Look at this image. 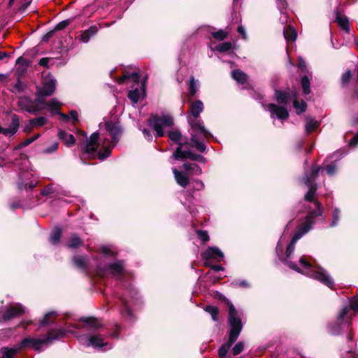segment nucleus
<instances>
[{
	"mask_svg": "<svg viewBox=\"0 0 358 358\" xmlns=\"http://www.w3.org/2000/svg\"><path fill=\"white\" fill-rule=\"evenodd\" d=\"M320 169H321L320 167L313 166L312 167L310 175L308 176L307 174H306V176L304 177L308 176L312 182H314V180L317 177ZM313 184H314V182H313Z\"/></svg>",
	"mask_w": 358,
	"mask_h": 358,
	"instance_id": "obj_44",
	"label": "nucleus"
},
{
	"mask_svg": "<svg viewBox=\"0 0 358 358\" xmlns=\"http://www.w3.org/2000/svg\"><path fill=\"white\" fill-rule=\"evenodd\" d=\"M244 347H245V344H244V342L243 341H239L238 342L233 348H232V350H231V352H232V354L234 355H238L239 354H241L243 349H244Z\"/></svg>",
	"mask_w": 358,
	"mask_h": 358,
	"instance_id": "obj_40",
	"label": "nucleus"
},
{
	"mask_svg": "<svg viewBox=\"0 0 358 358\" xmlns=\"http://www.w3.org/2000/svg\"><path fill=\"white\" fill-rule=\"evenodd\" d=\"M189 110L192 117H188L187 122L191 127V143L196 150L204 152L206 150V145L201 141L211 136L201 119H198L203 110V103L201 100H196L191 103Z\"/></svg>",
	"mask_w": 358,
	"mask_h": 358,
	"instance_id": "obj_5",
	"label": "nucleus"
},
{
	"mask_svg": "<svg viewBox=\"0 0 358 358\" xmlns=\"http://www.w3.org/2000/svg\"><path fill=\"white\" fill-rule=\"evenodd\" d=\"M58 147L59 143L56 141L53 142L51 145H50L43 150V153L48 155L52 154L57 150Z\"/></svg>",
	"mask_w": 358,
	"mask_h": 358,
	"instance_id": "obj_43",
	"label": "nucleus"
},
{
	"mask_svg": "<svg viewBox=\"0 0 358 358\" xmlns=\"http://www.w3.org/2000/svg\"><path fill=\"white\" fill-rule=\"evenodd\" d=\"M298 66H299V68L301 69V70H305L306 68V62L303 59L299 58Z\"/></svg>",
	"mask_w": 358,
	"mask_h": 358,
	"instance_id": "obj_64",
	"label": "nucleus"
},
{
	"mask_svg": "<svg viewBox=\"0 0 358 358\" xmlns=\"http://www.w3.org/2000/svg\"><path fill=\"white\" fill-rule=\"evenodd\" d=\"M132 78L134 83L137 85V87H132V90L128 92V98L133 103H137L141 96H144L145 92V87L144 83L139 84L140 76L138 73L134 72L132 73H125L122 78H120L119 82L123 83L125 80Z\"/></svg>",
	"mask_w": 358,
	"mask_h": 358,
	"instance_id": "obj_13",
	"label": "nucleus"
},
{
	"mask_svg": "<svg viewBox=\"0 0 358 358\" xmlns=\"http://www.w3.org/2000/svg\"><path fill=\"white\" fill-rule=\"evenodd\" d=\"M54 33H55V30H52V31L48 32L45 35L43 36V41H48V40L52 37V36L54 35Z\"/></svg>",
	"mask_w": 358,
	"mask_h": 358,
	"instance_id": "obj_60",
	"label": "nucleus"
},
{
	"mask_svg": "<svg viewBox=\"0 0 358 358\" xmlns=\"http://www.w3.org/2000/svg\"><path fill=\"white\" fill-rule=\"evenodd\" d=\"M301 182L309 188L308 192L304 196L305 200L307 201H312L317 189V185L313 184V182L308 176L303 177Z\"/></svg>",
	"mask_w": 358,
	"mask_h": 358,
	"instance_id": "obj_20",
	"label": "nucleus"
},
{
	"mask_svg": "<svg viewBox=\"0 0 358 358\" xmlns=\"http://www.w3.org/2000/svg\"><path fill=\"white\" fill-rule=\"evenodd\" d=\"M34 127V125L31 124V120H30L29 121V123L24 126V131H25L27 133H29V132H31V131L32 130V129Z\"/></svg>",
	"mask_w": 358,
	"mask_h": 358,
	"instance_id": "obj_61",
	"label": "nucleus"
},
{
	"mask_svg": "<svg viewBox=\"0 0 358 358\" xmlns=\"http://www.w3.org/2000/svg\"><path fill=\"white\" fill-rule=\"evenodd\" d=\"M283 35L287 41H294L297 37V32L294 27L287 26L284 29Z\"/></svg>",
	"mask_w": 358,
	"mask_h": 358,
	"instance_id": "obj_31",
	"label": "nucleus"
},
{
	"mask_svg": "<svg viewBox=\"0 0 358 358\" xmlns=\"http://www.w3.org/2000/svg\"><path fill=\"white\" fill-rule=\"evenodd\" d=\"M358 314V296L352 297L350 306H345L338 315V324L329 327V332L333 335L340 334L350 324L355 314Z\"/></svg>",
	"mask_w": 358,
	"mask_h": 358,
	"instance_id": "obj_10",
	"label": "nucleus"
},
{
	"mask_svg": "<svg viewBox=\"0 0 358 358\" xmlns=\"http://www.w3.org/2000/svg\"><path fill=\"white\" fill-rule=\"evenodd\" d=\"M62 236V230L60 228H55L51 232L49 241L52 245H56L59 243Z\"/></svg>",
	"mask_w": 358,
	"mask_h": 358,
	"instance_id": "obj_33",
	"label": "nucleus"
},
{
	"mask_svg": "<svg viewBox=\"0 0 358 358\" xmlns=\"http://www.w3.org/2000/svg\"><path fill=\"white\" fill-rule=\"evenodd\" d=\"M237 31L238 32L242 35L243 38L244 39H246L247 38V34H246V31H245V28L243 27V26H238V29H237Z\"/></svg>",
	"mask_w": 358,
	"mask_h": 358,
	"instance_id": "obj_58",
	"label": "nucleus"
},
{
	"mask_svg": "<svg viewBox=\"0 0 358 358\" xmlns=\"http://www.w3.org/2000/svg\"><path fill=\"white\" fill-rule=\"evenodd\" d=\"M275 95L278 103L280 104L286 105L290 100V94L286 92L276 90Z\"/></svg>",
	"mask_w": 358,
	"mask_h": 358,
	"instance_id": "obj_29",
	"label": "nucleus"
},
{
	"mask_svg": "<svg viewBox=\"0 0 358 358\" xmlns=\"http://www.w3.org/2000/svg\"><path fill=\"white\" fill-rule=\"evenodd\" d=\"M98 31V29L96 26L92 25L87 29L83 31L80 35V41L83 43H88L90 38L96 35Z\"/></svg>",
	"mask_w": 358,
	"mask_h": 358,
	"instance_id": "obj_23",
	"label": "nucleus"
},
{
	"mask_svg": "<svg viewBox=\"0 0 358 358\" xmlns=\"http://www.w3.org/2000/svg\"><path fill=\"white\" fill-rule=\"evenodd\" d=\"M71 118L74 121L78 120V114L76 110H72L69 112Z\"/></svg>",
	"mask_w": 358,
	"mask_h": 358,
	"instance_id": "obj_59",
	"label": "nucleus"
},
{
	"mask_svg": "<svg viewBox=\"0 0 358 358\" xmlns=\"http://www.w3.org/2000/svg\"><path fill=\"white\" fill-rule=\"evenodd\" d=\"M167 135L171 141L178 144L176 149L180 148V151H183L182 148L185 143L182 141V136L181 132L179 130L170 131Z\"/></svg>",
	"mask_w": 358,
	"mask_h": 358,
	"instance_id": "obj_24",
	"label": "nucleus"
},
{
	"mask_svg": "<svg viewBox=\"0 0 358 358\" xmlns=\"http://www.w3.org/2000/svg\"><path fill=\"white\" fill-rule=\"evenodd\" d=\"M19 127V117L17 115L14 114L11 116V124L9 127L3 128L0 126V134H3L6 137H11L17 132Z\"/></svg>",
	"mask_w": 358,
	"mask_h": 358,
	"instance_id": "obj_18",
	"label": "nucleus"
},
{
	"mask_svg": "<svg viewBox=\"0 0 358 358\" xmlns=\"http://www.w3.org/2000/svg\"><path fill=\"white\" fill-rule=\"evenodd\" d=\"M148 125L156 132V137H162L164 135L163 128L171 127L173 125V118L169 115H152L148 120Z\"/></svg>",
	"mask_w": 358,
	"mask_h": 358,
	"instance_id": "obj_12",
	"label": "nucleus"
},
{
	"mask_svg": "<svg viewBox=\"0 0 358 358\" xmlns=\"http://www.w3.org/2000/svg\"><path fill=\"white\" fill-rule=\"evenodd\" d=\"M54 188H53V186L52 185H49L48 186H46L43 189L41 190V195L43 196H48V195H50V194H52L54 192Z\"/></svg>",
	"mask_w": 358,
	"mask_h": 358,
	"instance_id": "obj_48",
	"label": "nucleus"
},
{
	"mask_svg": "<svg viewBox=\"0 0 358 358\" xmlns=\"http://www.w3.org/2000/svg\"><path fill=\"white\" fill-rule=\"evenodd\" d=\"M142 132L148 141H151L152 139V136L149 129L144 128L142 129Z\"/></svg>",
	"mask_w": 358,
	"mask_h": 358,
	"instance_id": "obj_54",
	"label": "nucleus"
},
{
	"mask_svg": "<svg viewBox=\"0 0 358 358\" xmlns=\"http://www.w3.org/2000/svg\"><path fill=\"white\" fill-rule=\"evenodd\" d=\"M334 13L336 16V21L338 22V25L345 31L349 32L350 27L348 17L343 15V11L339 8H337Z\"/></svg>",
	"mask_w": 358,
	"mask_h": 358,
	"instance_id": "obj_21",
	"label": "nucleus"
},
{
	"mask_svg": "<svg viewBox=\"0 0 358 358\" xmlns=\"http://www.w3.org/2000/svg\"><path fill=\"white\" fill-rule=\"evenodd\" d=\"M266 110L270 113L271 118H278L281 121L289 117V113L282 106H278L274 103H269L266 106Z\"/></svg>",
	"mask_w": 358,
	"mask_h": 358,
	"instance_id": "obj_17",
	"label": "nucleus"
},
{
	"mask_svg": "<svg viewBox=\"0 0 358 358\" xmlns=\"http://www.w3.org/2000/svg\"><path fill=\"white\" fill-rule=\"evenodd\" d=\"M102 255L101 262L96 267V272L102 276H111L123 281L126 273L124 260L116 259L117 252L111 245H103L100 248Z\"/></svg>",
	"mask_w": 358,
	"mask_h": 358,
	"instance_id": "obj_4",
	"label": "nucleus"
},
{
	"mask_svg": "<svg viewBox=\"0 0 358 358\" xmlns=\"http://www.w3.org/2000/svg\"><path fill=\"white\" fill-rule=\"evenodd\" d=\"M277 7L280 10V13L285 15V11L287 8V3L286 0H275Z\"/></svg>",
	"mask_w": 358,
	"mask_h": 358,
	"instance_id": "obj_41",
	"label": "nucleus"
},
{
	"mask_svg": "<svg viewBox=\"0 0 358 358\" xmlns=\"http://www.w3.org/2000/svg\"><path fill=\"white\" fill-rule=\"evenodd\" d=\"M61 106V103L55 98H52L49 101H46L45 99V103H43L42 106V110L48 108L52 113H55L58 111L57 109Z\"/></svg>",
	"mask_w": 358,
	"mask_h": 358,
	"instance_id": "obj_27",
	"label": "nucleus"
},
{
	"mask_svg": "<svg viewBox=\"0 0 358 358\" xmlns=\"http://www.w3.org/2000/svg\"><path fill=\"white\" fill-rule=\"evenodd\" d=\"M199 82L195 80L193 76H191L189 80V94L190 96H194L199 90Z\"/></svg>",
	"mask_w": 358,
	"mask_h": 358,
	"instance_id": "obj_30",
	"label": "nucleus"
},
{
	"mask_svg": "<svg viewBox=\"0 0 358 358\" xmlns=\"http://www.w3.org/2000/svg\"><path fill=\"white\" fill-rule=\"evenodd\" d=\"M27 85L25 83L21 82L19 79L17 80L14 85L13 92L15 93H21L25 90Z\"/></svg>",
	"mask_w": 358,
	"mask_h": 358,
	"instance_id": "obj_42",
	"label": "nucleus"
},
{
	"mask_svg": "<svg viewBox=\"0 0 358 358\" xmlns=\"http://www.w3.org/2000/svg\"><path fill=\"white\" fill-rule=\"evenodd\" d=\"M47 122L48 119L45 117H36L31 119V124L34 125V127H43Z\"/></svg>",
	"mask_w": 358,
	"mask_h": 358,
	"instance_id": "obj_37",
	"label": "nucleus"
},
{
	"mask_svg": "<svg viewBox=\"0 0 358 358\" xmlns=\"http://www.w3.org/2000/svg\"><path fill=\"white\" fill-rule=\"evenodd\" d=\"M73 263L76 267L87 273L89 264V259L87 256H74L73 257Z\"/></svg>",
	"mask_w": 358,
	"mask_h": 358,
	"instance_id": "obj_22",
	"label": "nucleus"
},
{
	"mask_svg": "<svg viewBox=\"0 0 358 358\" xmlns=\"http://www.w3.org/2000/svg\"><path fill=\"white\" fill-rule=\"evenodd\" d=\"M301 87H302L303 93L306 95L309 94L310 92V78H308V76H303L301 78Z\"/></svg>",
	"mask_w": 358,
	"mask_h": 358,
	"instance_id": "obj_36",
	"label": "nucleus"
},
{
	"mask_svg": "<svg viewBox=\"0 0 358 358\" xmlns=\"http://www.w3.org/2000/svg\"><path fill=\"white\" fill-rule=\"evenodd\" d=\"M231 76L239 84L245 83L248 79V76L241 70H234Z\"/></svg>",
	"mask_w": 358,
	"mask_h": 358,
	"instance_id": "obj_32",
	"label": "nucleus"
},
{
	"mask_svg": "<svg viewBox=\"0 0 358 358\" xmlns=\"http://www.w3.org/2000/svg\"><path fill=\"white\" fill-rule=\"evenodd\" d=\"M68 332L72 331L71 330H66L63 327L51 329L43 338L28 336L22 339L17 345L20 350L23 348H32L35 351L40 352L43 350V346L52 344L54 341H59L65 337Z\"/></svg>",
	"mask_w": 358,
	"mask_h": 358,
	"instance_id": "obj_6",
	"label": "nucleus"
},
{
	"mask_svg": "<svg viewBox=\"0 0 358 358\" xmlns=\"http://www.w3.org/2000/svg\"><path fill=\"white\" fill-rule=\"evenodd\" d=\"M105 128L110 136L111 140L109 141L107 138H105L103 142V150L98 151L99 133L98 131L94 132L89 139H86L85 144L82 148L83 152L89 157H97L100 160L105 159L110 155L111 148L115 147L120 141L122 129L118 122H106Z\"/></svg>",
	"mask_w": 358,
	"mask_h": 358,
	"instance_id": "obj_2",
	"label": "nucleus"
},
{
	"mask_svg": "<svg viewBox=\"0 0 358 358\" xmlns=\"http://www.w3.org/2000/svg\"><path fill=\"white\" fill-rule=\"evenodd\" d=\"M294 107L296 110L297 114H301L306 111L307 108V104L304 101H301L300 102L297 100L294 101Z\"/></svg>",
	"mask_w": 358,
	"mask_h": 358,
	"instance_id": "obj_38",
	"label": "nucleus"
},
{
	"mask_svg": "<svg viewBox=\"0 0 358 358\" xmlns=\"http://www.w3.org/2000/svg\"><path fill=\"white\" fill-rule=\"evenodd\" d=\"M225 305L229 307L228 312V323L229 326V339L227 343H225V354L228 349L238 338L243 324L241 320L243 312L238 310L234 304L225 298Z\"/></svg>",
	"mask_w": 358,
	"mask_h": 358,
	"instance_id": "obj_8",
	"label": "nucleus"
},
{
	"mask_svg": "<svg viewBox=\"0 0 358 358\" xmlns=\"http://www.w3.org/2000/svg\"><path fill=\"white\" fill-rule=\"evenodd\" d=\"M55 314V312H49L45 315L43 318L41 320L40 324L41 326L45 325L48 323L49 319L51 316H52Z\"/></svg>",
	"mask_w": 358,
	"mask_h": 358,
	"instance_id": "obj_50",
	"label": "nucleus"
},
{
	"mask_svg": "<svg viewBox=\"0 0 358 358\" xmlns=\"http://www.w3.org/2000/svg\"><path fill=\"white\" fill-rule=\"evenodd\" d=\"M69 24V21L68 20H63L59 22L55 28V31H60L66 28Z\"/></svg>",
	"mask_w": 358,
	"mask_h": 358,
	"instance_id": "obj_49",
	"label": "nucleus"
},
{
	"mask_svg": "<svg viewBox=\"0 0 358 358\" xmlns=\"http://www.w3.org/2000/svg\"><path fill=\"white\" fill-rule=\"evenodd\" d=\"M315 208L309 212L306 215L304 222L301 224V227L298 229L296 232L293 236L291 242L287 247L285 257L283 256V246L281 245L280 241L278 242L276 246V253L281 259L288 267L303 274L308 277L315 279L327 287L331 288L334 285L333 279L329 276L327 271L323 268L315 267L311 264L305 257L302 256L299 259V266L289 260L291 256L293 255L295 250V245L298 240H299L303 235L308 233L315 224V219L318 216H322L323 214V208L321 203L317 201H314Z\"/></svg>",
	"mask_w": 358,
	"mask_h": 358,
	"instance_id": "obj_1",
	"label": "nucleus"
},
{
	"mask_svg": "<svg viewBox=\"0 0 358 358\" xmlns=\"http://www.w3.org/2000/svg\"><path fill=\"white\" fill-rule=\"evenodd\" d=\"M351 78V72L350 71H346L343 76L341 78V81L343 85H345L348 83L350 79Z\"/></svg>",
	"mask_w": 358,
	"mask_h": 358,
	"instance_id": "obj_52",
	"label": "nucleus"
},
{
	"mask_svg": "<svg viewBox=\"0 0 358 358\" xmlns=\"http://www.w3.org/2000/svg\"><path fill=\"white\" fill-rule=\"evenodd\" d=\"M201 257L206 266H210L212 275L215 278V281H218L221 277L216 273L223 270L220 264H215L220 262L224 257V253L217 247L210 246L201 253Z\"/></svg>",
	"mask_w": 358,
	"mask_h": 358,
	"instance_id": "obj_11",
	"label": "nucleus"
},
{
	"mask_svg": "<svg viewBox=\"0 0 358 358\" xmlns=\"http://www.w3.org/2000/svg\"><path fill=\"white\" fill-rule=\"evenodd\" d=\"M83 244L82 240L76 235L73 234L69 240L67 247L69 248L75 249Z\"/></svg>",
	"mask_w": 358,
	"mask_h": 358,
	"instance_id": "obj_34",
	"label": "nucleus"
},
{
	"mask_svg": "<svg viewBox=\"0 0 358 358\" xmlns=\"http://www.w3.org/2000/svg\"><path fill=\"white\" fill-rule=\"evenodd\" d=\"M202 172L201 168L198 165L193 164V169H192L191 173L195 175H199Z\"/></svg>",
	"mask_w": 358,
	"mask_h": 358,
	"instance_id": "obj_55",
	"label": "nucleus"
},
{
	"mask_svg": "<svg viewBox=\"0 0 358 358\" xmlns=\"http://www.w3.org/2000/svg\"><path fill=\"white\" fill-rule=\"evenodd\" d=\"M56 89V80L52 76L48 75L43 78L41 86H37L36 96L38 102L45 103V98L51 96Z\"/></svg>",
	"mask_w": 358,
	"mask_h": 358,
	"instance_id": "obj_14",
	"label": "nucleus"
},
{
	"mask_svg": "<svg viewBox=\"0 0 358 358\" xmlns=\"http://www.w3.org/2000/svg\"><path fill=\"white\" fill-rule=\"evenodd\" d=\"M20 351L17 345L13 348L3 347L0 351V358H14Z\"/></svg>",
	"mask_w": 358,
	"mask_h": 358,
	"instance_id": "obj_26",
	"label": "nucleus"
},
{
	"mask_svg": "<svg viewBox=\"0 0 358 358\" xmlns=\"http://www.w3.org/2000/svg\"><path fill=\"white\" fill-rule=\"evenodd\" d=\"M40 136V134H37L34 136L30 137L23 142H22L17 147V148H22L28 146L31 143H33L34 141H36L38 137Z\"/></svg>",
	"mask_w": 358,
	"mask_h": 358,
	"instance_id": "obj_45",
	"label": "nucleus"
},
{
	"mask_svg": "<svg viewBox=\"0 0 358 358\" xmlns=\"http://www.w3.org/2000/svg\"><path fill=\"white\" fill-rule=\"evenodd\" d=\"M197 34L209 38L208 48L211 53L208 56L213 57L214 55L222 60L224 55V29L215 31L213 27L203 25L198 29Z\"/></svg>",
	"mask_w": 358,
	"mask_h": 358,
	"instance_id": "obj_7",
	"label": "nucleus"
},
{
	"mask_svg": "<svg viewBox=\"0 0 358 358\" xmlns=\"http://www.w3.org/2000/svg\"><path fill=\"white\" fill-rule=\"evenodd\" d=\"M24 178H20L17 182V188L20 192L31 190L38 183L37 180H32L29 177V173H24Z\"/></svg>",
	"mask_w": 358,
	"mask_h": 358,
	"instance_id": "obj_19",
	"label": "nucleus"
},
{
	"mask_svg": "<svg viewBox=\"0 0 358 358\" xmlns=\"http://www.w3.org/2000/svg\"><path fill=\"white\" fill-rule=\"evenodd\" d=\"M183 168L187 172H191L192 169H193V164L185 163L183 164Z\"/></svg>",
	"mask_w": 358,
	"mask_h": 358,
	"instance_id": "obj_63",
	"label": "nucleus"
},
{
	"mask_svg": "<svg viewBox=\"0 0 358 358\" xmlns=\"http://www.w3.org/2000/svg\"><path fill=\"white\" fill-rule=\"evenodd\" d=\"M49 58L48 57H43V58H41L40 60H39V62L38 64L42 66H44V67H48V63H49Z\"/></svg>",
	"mask_w": 358,
	"mask_h": 358,
	"instance_id": "obj_57",
	"label": "nucleus"
},
{
	"mask_svg": "<svg viewBox=\"0 0 358 358\" xmlns=\"http://www.w3.org/2000/svg\"><path fill=\"white\" fill-rule=\"evenodd\" d=\"M66 145H72L75 143V138L72 134H69L66 139L65 140Z\"/></svg>",
	"mask_w": 358,
	"mask_h": 358,
	"instance_id": "obj_56",
	"label": "nucleus"
},
{
	"mask_svg": "<svg viewBox=\"0 0 358 358\" xmlns=\"http://www.w3.org/2000/svg\"><path fill=\"white\" fill-rule=\"evenodd\" d=\"M43 102L37 101V96L34 100L28 96H20L17 101L18 106L30 114H36L42 110V105Z\"/></svg>",
	"mask_w": 358,
	"mask_h": 358,
	"instance_id": "obj_15",
	"label": "nucleus"
},
{
	"mask_svg": "<svg viewBox=\"0 0 358 358\" xmlns=\"http://www.w3.org/2000/svg\"><path fill=\"white\" fill-rule=\"evenodd\" d=\"M203 309L206 312L208 313L210 315L212 320L214 322L218 321L219 310L217 307L212 305H208L206 306Z\"/></svg>",
	"mask_w": 358,
	"mask_h": 358,
	"instance_id": "obj_35",
	"label": "nucleus"
},
{
	"mask_svg": "<svg viewBox=\"0 0 358 358\" xmlns=\"http://www.w3.org/2000/svg\"><path fill=\"white\" fill-rule=\"evenodd\" d=\"M83 322L81 326L73 325L76 329H81L87 334L78 336L80 343L85 347H92L97 350H107L112 348V345L106 341L105 335L101 330L102 323L94 317H83Z\"/></svg>",
	"mask_w": 358,
	"mask_h": 358,
	"instance_id": "obj_3",
	"label": "nucleus"
},
{
	"mask_svg": "<svg viewBox=\"0 0 358 358\" xmlns=\"http://www.w3.org/2000/svg\"><path fill=\"white\" fill-rule=\"evenodd\" d=\"M332 216V220L330 222L329 226L331 227H334L338 224L340 220V210L338 208H334Z\"/></svg>",
	"mask_w": 358,
	"mask_h": 358,
	"instance_id": "obj_39",
	"label": "nucleus"
},
{
	"mask_svg": "<svg viewBox=\"0 0 358 358\" xmlns=\"http://www.w3.org/2000/svg\"><path fill=\"white\" fill-rule=\"evenodd\" d=\"M171 158L176 160H184L186 159H189L191 160L199 162L203 164L206 162V160L203 156L199 154H194L189 150L180 151V148L176 149Z\"/></svg>",
	"mask_w": 358,
	"mask_h": 358,
	"instance_id": "obj_16",
	"label": "nucleus"
},
{
	"mask_svg": "<svg viewBox=\"0 0 358 358\" xmlns=\"http://www.w3.org/2000/svg\"><path fill=\"white\" fill-rule=\"evenodd\" d=\"M358 145V133H357L349 143L350 147H356Z\"/></svg>",
	"mask_w": 358,
	"mask_h": 358,
	"instance_id": "obj_53",
	"label": "nucleus"
},
{
	"mask_svg": "<svg viewBox=\"0 0 358 358\" xmlns=\"http://www.w3.org/2000/svg\"><path fill=\"white\" fill-rule=\"evenodd\" d=\"M196 234L202 243H206L209 241V236L206 231L200 230V229L197 230Z\"/></svg>",
	"mask_w": 358,
	"mask_h": 358,
	"instance_id": "obj_46",
	"label": "nucleus"
},
{
	"mask_svg": "<svg viewBox=\"0 0 358 358\" xmlns=\"http://www.w3.org/2000/svg\"><path fill=\"white\" fill-rule=\"evenodd\" d=\"M193 188L195 190L201 191L204 188V184L202 181L196 180L194 181Z\"/></svg>",
	"mask_w": 358,
	"mask_h": 358,
	"instance_id": "obj_51",
	"label": "nucleus"
},
{
	"mask_svg": "<svg viewBox=\"0 0 358 358\" xmlns=\"http://www.w3.org/2000/svg\"><path fill=\"white\" fill-rule=\"evenodd\" d=\"M69 135V134L64 131H59L58 133V136L62 140H66Z\"/></svg>",
	"mask_w": 358,
	"mask_h": 358,
	"instance_id": "obj_62",
	"label": "nucleus"
},
{
	"mask_svg": "<svg viewBox=\"0 0 358 358\" xmlns=\"http://www.w3.org/2000/svg\"><path fill=\"white\" fill-rule=\"evenodd\" d=\"M124 287V294L120 296L121 302L120 314L126 320H131L133 313L131 308L140 307L141 300L138 291L131 284H125Z\"/></svg>",
	"mask_w": 358,
	"mask_h": 358,
	"instance_id": "obj_9",
	"label": "nucleus"
},
{
	"mask_svg": "<svg viewBox=\"0 0 358 358\" xmlns=\"http://www.w3.org/2000/svg\"><path fill=\"white\" fill-rule=\"evenodd\" d=\"M320 125V122L314 120L312 117H307L306 119L305 130L306 132L309 134L315 131Z\"/></svg>",
	"mask_w": 358,
	"mask_h": 358,
	"instance_id": "obj_28",
	"label": "nucleus"
},
{
	"mask_svg": "<svg viewBox=\"0 0 358 358\" xmlns=\"http://www.w3.org/2000/svg\"><path fill=\"white\" fill-rule=\"evenodd\" d=\"M175 179L178 185L185 187L189 183V178L186 173L179 171L176 168H173Z\"/></svg>",
	"mask_w": 358,
	"mask_h": 358,
	"instance_id": "obj_25",
	"label": "nucleus"
},
{
	"mask_svg": "<svg viewBox=\"0 0 358 358\" xmlns=\"http://www.w3.org/2000/svg\"><path fill=\"white\" fill-rule=\"evenodd\" d=\"M336 170H337V167H336V165L335 164V163L329 164L326 167V172L330 176H334L336 173Z\"/></svg>",
	"mask_w": 358,
	"mask_h": 358,
	"instance_id": "obj_47",
	"label": "nucleus"
}]
</instances>
